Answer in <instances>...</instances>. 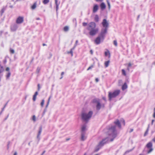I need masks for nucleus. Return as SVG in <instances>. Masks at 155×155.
<instances>
[{
  "instance_id": "nucleus-1",
  "label": "nucleus",
  "mask_w": 155,
  "mask_h": 155,
  "mask_svg": "<svg viewBox=\"0 0 155 155\" xmlns=\"http://www.w3.org/2000/svg\"><path fill=\"white\" fill-rule=\"evenodd\" d=\"M107 134L109 137L104 139L100 142L99 144L96 147L95 151H97L100 148L108 141L112 142L116 138L117 135V131L116 130V126H111L107 132Z\"/></svg>"
},
{
  "instance_id": "nucleus-2",
  "label": "nucleus",
  "mask_w": 155,
  "mask_h": 155,
  "mask_svg": "<svg viewBox=\"0 0 155 155\" xmlns=\"http://www.w3.org/2000/svg\"><path fill=\"white\" fill-rule=\"evenodd\" d=\"M93 113V111L91 110L88 112L82 111L81 114V120L86 123H87L91 118Z\"/></svg>"
},
{
  "instance_id": "nucleus-3",
  "label": "nucleus",
  "mask_w": 155,
  "mask_h": 155,
  "mask_svg": "<svg viewBox=\"0 0 155 155\" xmlns=\"http://www.w3.org/2000/svg\"><path fill=\"white\" fill-rule=\"evenodd\" d=\"M96 24L94 22H91L88 24L87 29L89 31V34L91 36L95 35L98 31V29L96 28Z\"/></svg>"
},
{
  "instance_id": "nucleus-4",
  "label": "nucleus",
  "mask_w": 155,
  "mask_h": 155,
  "mask_svg": "<svg viewBox=\"0 0 155 155\" xmlns=\"http://www.w3.org/2000/svg\"><path fill=\"white\" fill-rule=\"evenodd\" d=\"M120 92V90L115 91L113 92H109L108 95L109 100L110 101L112 98H115L119 94Z\"/></svg>"
},
{
  "instance_id": "nucleus-5",
  "label": "nucleus",
  "mask_w": 155,
  "mask_h": 155,
  "mask_svg": "<svg viewBox=\"0 0 155 155\" xmlns=\"http://www.w3.org/2000/svg\"><path fill=\"white\" fill-rule=\"evenodd\" d=\"M93 102L96 103V107L97 110H100L101 107H104V104H101L99 99H94L93 100Z\"/></svg>"
},
{
  "instance_id": "nucleus-6",
  "label": "nucleus",
  "mask_w": 155,
  "mask_h": 155,
  "mask_svg": "<svg viewBox=\"0 0 155 155\" xmlns=\"http://www.w3.org/2000/svg\"><path fill=\"white\" fill-rule=\"evenodd\" d=\"M107 29L106 28H102L101 30V32L99 36L102 38L103 40H104L105 34L107 33Z\"/></svg>"
},
{
  "instance_id": "nucleus-7",
  "label": "nucleus",
  "mask_w": 155,
  "mask_h": 155,
  "mask_svg": "<svg viewBox=\"0 0 155 155\" xmlns=\"http://www.w3.org/2000/svg\"><path fill=\"white\" fill-rule=\"evenodd\" d=\"M102 25L103 27L104 28H106L107 29L109 26V23L106 19H104L102 22Z\"/></svg>"
},
{
  "instance_id": "nucleus-8",
  "label": "nucleus",
  "mask_w": 155,
  "mask_h": 155,
  "mask_svg": "<svg viewBox=\"0 0 155 155\" xmlns=\"http://www.w3.org/2000/svg\"><path fill=\"white\" fill-rule=\"evenodd\" d=\"M24 21V18L23 17H18L16 20V23L17 24H20L22 23Z\"/></svg>"
},
{
  "instance_id": "nucleus-9",
  "label": "nucleus",
  "mask_w": 155,
  "mask_h": 155,
  "mask_svg": "<svg viewBox=\"0 0 155 155\" xmlns=\"http://www.w3.org/2000/svg\"><path fill=\"white\" fill-rule=\"evenodd\" d=\"M101 39L102 40H102V38H101V37H100V36H99L96 38L95 40V43L97 45L101 43Z\"/></svg>"
},
{
  "instance_id": "nucleus-10",
  "label": "nucleus",
  "mask_w": 155,
  "mask_h": 155,
  "mask_svg": "<svg viewBox=\"0 0 155 155\" xmlns=\"http://www.w3.org/2000/svg\"><path fill=\"white\" fill-rule=\"evenodd\" d=\"M86 139V137L85 136V133L83 132L81 133V141H84Z\"/></svg>"
},
{
  "instance_id": "nucleus-11",
  "label": "nucleus",
  "mask_w": 155,
  "mask_h": 155,
  "mask_svg": "<svg viewBox=\"0 0 155 155\" xmlns=\"http://www.w3.org/2000/svg\"><path fill=\"white\" fill-rule=\"evenodd\" d=\"M18 28V25L16 24L13 25L11 26V30L12 31H15Z\"/></svg>"
},
{
  "instance_id": "nucleus-12",
  "label": "nucleus",
  "mask_w": 155,
  "mask_h": 155,
  "mask_svg": "<svg viewBox=\"0 0 155 155\" xmlns=\"http://www.w3.org/2000/svg\"><path fill=\"white\" fill-rule=\"evenodd\" d=\"M98 9V6L97 4H95L94 5L93 9V12L94 13L96 12Z\"/></svg>"
},
{
  "instance_id": "nucleus-13",
  "label": "nucleus",
  "mask_w": 155,
  "mask_h": 155,
  "mask_svg": "<svg viewBox=\"0 0 155 155\" xmlns=\"http://www.w3.org/2000/svg\"><path fill=\"white\" fill-rule=\"evenodd\" d=\"M114 123L119 128H121V124L118 120H117L116 121H114Z\"/></svg>"
},
{
  "instance_id": "nucleus-14",
  "label": "nucleus",
  "mask_w": 155,
  "mask_h": 155,
  "mask_svg": "<svg viewBox=\"0 0 155 155\" xmlns=\"http://www.w3.org/2000/svg\"><path fill=\"white\" fill-rule=\"evenodd\" d=\"M42 127H40L39 128V131H38V135H37V138L38 139V140H40V136L41 135V133L42 132Z\"/></svg>"
},
{
  "instance_id": "nucleus-15",
  "label": "nucleus",
  "mask_w": 155,
  "mask_h": 155,
  "mask_svg": "<svg viewBox=\"0 0 155 155\" xmlns=\"http://www.w3.org/2000/svg\"><path fill=\"white\" fill-rule=\"evenodd\" d=\"M100 6H101V8L102 10H103V9H105V8H106V5H105V4H104V2H102L101 4L100 5Z\"/></svg>"
},
{
  "instance_id": "nucleus-16",
  "label": "nucleus",
  "mask_w": 155,
  "mask_h": 155,
  "mask_svg": "<svg viewBox=\"0 0 155 155\" xmlns=\"http://www.w3.org/2000/svg\"><path fill=\"white\" fill-rule=\"evenodd\" d=\"M38 92L37 91H36L35 92L34 95H33V100L34 101H35V100H36V96L38 95Z\"/></svg>"
},
{
  "instance_id": "nucleus-17",
  "label": "nucleus",
  "mask_w": 155,
  "mask_h": 155,
  "mask_svg": "<svg viewBox=\"0 0 155 155\" xmlns=\"http://www.w3.org/2000/svg\"><path fill=\"white\" fill-rule=\"evenodd\" d=\"M147 147L148 148H152V143L151 142H150L148 143L146 145Z\"/></svg>"
},
{
  "instance_id": "nucleus-18",
  "label": "nucleus",
  "mask_w": 155,
  "mask_h": 155,
  "mask_svg": "<svg viewBox=\"0 0 155 155\" xmlns=\"http://www.w3.org/2000/svg\"><path fill=\"white\" fill-rule=\"evenodd\" d=\"M86 125H84L82 126L81 127V132H85L84 131L86 130Z\"/></svg>"
},
{
  "instance_id": "nucleus-19",
  "label": "nucleus",
  "mask_w": 155,
  "mask_h": 155,
  "mask_svg": "<svg viewBox=\"0 0 155 155\" xmlns=\"http://www.w3.org/2000/svg\"><path fill=\"white\" fill-rule=\"evenodd\" d=\"M127 86L126 83H124V84L122 86V89L123 90H124L127 88Z\"/></svg>"
},
{
  "instance_id": "nucleus-20",
  "label": "nucleus",
  "mask_w": 155,
  "mask_h": 155,
  "mask_svg": "<svg viewBox=\"0 0 155 155\" xmlns=\"http://www.w3.org/2000/svg\"><path fill=\"white\" fill-rule=\"evenodd\" d=\"M4 70V67L1 64V62L0 61V73H2Z\"/></svg>"
},
{
  "instance_id": "nucleus-21",
  "label": "nucleus",
  "mask_w": 155,
  "mask_h": 155,
  "mask_svg": "<svg viewBox=\"0 0 155 155\" xmlns=\"http://www.w3.org/2000/svg\"><path fill=\"white\" fill-rule=\"evenodd\" d=\"M108 55H109L108 58H110V52L109 51V50H107V51H105V56H107Z\"/></svg>"
},
{
  "instance_id": "nucleus-22",
  "label": "nucleus",
  "mask_w": 155,
  "mask_h": 155,
  "mask_svg": "<svg viewBox=\"0 0 155 155\" xmlns=\"http://www.w3.org/2000/svg\"><path fill=\"white\" fill-rule=\"evenodd\" d=\"M55 3L56 5V11H57L58 9V6L59 4V3H58V0H55Z\"/></svg>"
},
{
  "instance_id": "nucleus-23",
  "label": "nucleus",
  "mask_w": 155,
  "mask_h": 155,
  "mask_svg": "<svg viewBox=\"0 0 155 155\" xmlns=\"http://www.w3.org/2000/svg\"><path fill=\"white\" fill-rule=\"evenodd\" d=\"M110 62V61L109 60L105 62L104 64L106 67H107L109 66Z\"/></svg>"
},
{
  "instance_id": "nucleus-24",
  "label": "nucleus",
  "mask_w": 155,
  "mask_h": 155,
  "mask_svg": "<svg viewBox=\"0 0 155 155\" xmlns=\"http://www.w3.org/2000/svg\"><path fill=\"white\" fill-rule=\"evenodd\" d=\"M36 5L37 3L36 2L34 3L33 4V5L31 7V9H35V8L36 7Z\"/></svg>"
},
{
  "instance_id": "nucleus-25",
  "label": "nucleus",
  "mask_w": 155,
  "mask_h": 155,
  "mask_svg": "<svg viewBox=\"0 0 155 155\" xmlns=\"http://www.w3.org/2000/svg\"><path fill=\"white\" fill-rule=\"evenodd\" d=\"M94 20L96 22L99 21V17L97 15H96L94 18Z\"/></svg>"
},
{
  "instance_id": "nucleus-26",
  "label": "nucleus",
  "mask_w": 155,
  "mask_h": 155,
  "mask_svg": "<svg viewBox=\"0 0 155 155\" xmlns=\"http://www.w3.org/2000/svg\"><path fill=\"white\" fill-rule=\"evenodd\" d=\"M149 125H148V127L147 128V130L145 132V133H144V136H145L148 133V130H149Z\"/></svg>"
},
{
  "instance_id": "nucleus-27",
  "label": "nucleus",
  "mask_w": 155,
  "mask_h": 155,
  "mask_svg": "<svg viewBox=\"0 0 155 155\" xmlns=\"http://www.w3.org/2000/svg\"><path fill=\"white\" fill-rule=\"evenodd\" d=\"M49 2V0H44L43 3L44 4H46Z\"/></svg>"
},
{
  "instance_id": "nucleus-28",
  "label": "nucleus",
  "mask_w": 155,
  "mask_h": 155,
  "mask_svg": "<svg viewBox=\"0 0 155 155\" xmlns=\"http://www.w3.org/2000/svg\"><path fill=\"white\" fill-rule=\"evenodd\" d=\"M69 30V28L68 26H66L64 27V30L65 31H68Z\"/></svg>"
},
{
  "instance_id": "nucleus-29",
  "label": "nucleus",
  "mask_w": 155,
  "mask_h": 155,
  "mask_svg": "<svg viewBox=\"0 0 155 155\" xmlns=\"http://www.w3.org/2000/svg\"><path fill=\"white\" fill-rule=\"evenodd\" d=\"M44 102H45V101H44V99H43L42 100V101L41 103V106L42 107H43V105H44Z\"/></svg>"
},
{
  "instance_id": "nucleus-30",
  "label": "nucleus",
  "mask_w": 155,
  "mask_h": 155,
  "mask_svg": "<svg viewBox=\"0 0 155 155\" xmlns=\"http://www.w3.org/2000/svg\"><path fill=\"white\" fill-rule=\"evenodd\" d=\"M10 75H11V73L9 71L8 72V74H7V75H6L7 78H8L10 77Z\"/></svg>"
},
{
  "instance_id": "nucleus-31",
  "label": "nucleus",
  "mask_w": 155,
  "mask_h": 155,
  "mask_svg": "<svg viewBox=\"0 0 155 155\" xmlns=\"http://www.w3.org/2000/svg\"><path fill=\"white\" fill-rule=\"evenodd\" d=\"M122 74L124 75V76H126V74L125 72V71L124 69H122Z\"/></svg>"
},
{
  "instance_id": "nucleus-32",
  "label": "nucleus",
  "mask_w": 155,
  "mask_h": 155,
  "mask_svg": "<svg viewBox=\"0 0 155 155\" xmlns=\"http://www.w3.org/2000/svg\"><path fill=\"white\" fill-rule=\"evenodd\" d=\"M107 4L108 5L109 9H110V3L109 2V1L108 0H107Z\"/></svg>"
},
{
  "instance_id": "nucleus-33",
  "label": "nucleus",
  "mask_w": 155,
  "mask_h": 155,
  "mask_svg": "<svg viewBox=\"0 0 155 155\" xmlns=\"http://www.w3.org/2000/svg\"><path fill=\"white\" fill-rule=\"evenodd\" d=\"M114 44L116 46H117V41L116 40H114Z\"/></svg>"
},
{
  "instance_id": "nucleus-34",
  "label": "nucleus",
  "mask_w": 155,
  "mask_h": 155,
  "mask_svg": "<svg viewBox=\"0 0 155 155\" xmlns=\"http://www.w3.org/2000/svg\"><path fill=\"white\" fill-rule=\"evenodd\" d=\"M153 150V149L152 148H150V149L147 151V153H149L151 152Z\"/></svg>"
},
{
  "instance_id": "nucleus-35",
  "label": "nucleus",
  "mask_w": 155,
  "mask_h": 155,
  "mask_svg": "<svg viewBox=\"0 0 155 155\" xmlns=\"http://www.w3.org/2000/svg\"><path fill=\"white\" fill-rule=\"evenodd\" d=\"M78 42V40H76V41L75 43V45H74V47L72 49H74V48L76 47V46H77V44Z\"/></svg>"
},
{
  "instance_id": "nucleus-36",
  "label": "nucleus",
  "mask_w": 155,
  "mask_h": 155,
  "mask_svg": "<svg viewBox=\"0 0 155 155\" xmlns=\"http://www.w3.org/2000/svg\"><path fill=\"white\" fill-rule=\"evenodd\" d=\"M10 52L11 53H12V54H14L15 53V51H14V50L12 49H10Z\"/></svg>"
},
{
  "instance_id": "nucleus-37",
  "label": "nucleus",
  "mask_w": 155,
  "mask_h": 155,
  "mask_svg": "<svg viewBox=\"0 0 155 155\" xmlns=\"http://www.w3.org/2000/svg\"><path fill=\"white\" fill-rule=\"evenodd\" d=\"M32 120L34 121H35L36 120V117L35 115H33V116Z\"/></svg>"
},
{
  "instance_id": "nucleus-38",
  "label": "nucleus",
  "mask_w": 155,
  "mask_h": 155,
  "mask_svg": "<svg viewBox=\"0 0 155 155\" xmlns=\"http://www.w3.org/2000/svg\"><path fill=\"white\" fill-rule=\"evenodd\" d=\"M82 24L83 26H85L87 25V23L83 22Z\"/></svg>"
},
{
  "instance_id": "nucleus-39",
  "label": "nucleus",
  "mask_w": 155,
  "mask_h": 155,
  "mask_svg": "<svg viewBox=\"0 0 155 155\" xmlns=\"http://www.w3.org/2000/svg\"><path fill=\"white\" fill-rule=\"evenodd\" d=\"M93 67V66L92 65L91 66H90L87 69V70L88 71L91 69Z\"/></svg>"
},
{
  "instance_id": "nucleus-40",
  "label": "nucleus",
  "mask_w": 155,
  "mask_h": 155,
  "mask_svg": "<svg viewBox=\"0 0 155 155\" xmlns=\"http://www.w3.org/2000/svg\"><path fill=\"white\" fill-rule=\"evenodd\" d=\"M38 90L39 91L40 90V87L39 84H38Z\"/></svg>"
},
{
  "instance_id": "nucleus-41",
  "label": "nucleus",
  "mask_w": 155,
  "mask_h": 155,
  "mask_svg": "<svg viewBox=\"0 0 155 155\" xmlns=\"http://www.w3.org/2000/svg\"><path fill=\"white\" fill-rule=\"evenodd\" d=\"M40 70V69L39 68H38L37 69V73H39Z\"/></svg>"
},
{
  "instance_id": "nucleus-42",
  "label": "nucleus",
  "mask_w": 155,
  "mask_h": 155,
  "mask_svg": "<svg viewBox=\"0 0 155 155\" xmlns=\"http://www.w3.org/2000/svg\"><path fill=\"white\" fill-rule=\"evenodd\" d=\"M5 10V9L4 8H3L2 10V14L4 13V11Z\"/></svg>"
},
{
  "instance_id": "nucleus-43",
  "label": "nucleus",
  "mask_w": 155,
  "mask_h": 155,
  "mask_svg": "<svg viewBox=\"0 0 155 155\" xmlns=\"http://www.w3.org/2000/svg\"><path fill=\"white\" fill-rule=\"evenodd\" d=\"M51 98V96H50L49 97V98L48 99L47 103H49V102H50V99Z\"/></svg>"
},
{
  "instance_id": "nucleus-44",
  "label": "nucleus",
  "mask_w": 155,
  "mask_h": 155,
  "mask_svg": "<svg viewBox=\"0 0 155 155\" xmlns=\"http://www.w3.org/2000/svg\"><path fill=\"white\" fill-rule=\"evenodd\" d=\"M9 70V68L8 67H7L6 69V71H8Z\"/></svg>"
},
{
  "instance_id": "nucleus-45",
  "label": "nucleus",
  "mask_w": 155,
  "mask_h": 155,
  "mask_svg": "<svg viewBox=\"0 0 155 155\" xmlns=\"http://www.w3.org/2000/svg\"><path fill=\"white\" fill-rule=\"evenodd\" d=\"M49 104V103H47V104L46 106V108H47L48 106V105Z\"/></svg>"
},
{
  "instance_id": "nucleus-46",
  "label": "nucleus",
  "mask_w": 155,
  "mask_h": 155,
  "mask_svg": "<svg viewBox=\"0 0 155 155\" xmlns=\"http://www.w3.org/2000/svg\"><path fill=\"white\" fill-rule=\"evenodd\" d=\"M95 81L96 82H98L99 81V79L98 78H96L95 79Z\"/></svg>"
},
{
  "instance_id": "nucleus-47",
  "label": "nucleus",
  "mask_w": 155,
  "mask_h": 155,
  "mask_svg": "<svg viewBox=\"0 0 155 155\" xmlns=\"http://www.w3.org/2000/svg\"><path fill=\"white\" fill-rule=\"evenodd\" d=\"M70 53L72 55H73V51H72V49L71 50V51H70Z\"/></svg>"
},
{
  "instance_id": "nucleus-48",
  "label": "nucleus",
  "mask_w": 155,
  "mask_h": 155,
  "mask_svg": "<svg viewBox=\"0 0 155 155\" xmlns=\"http://www.w3.org/2000/svg\"><path fill=\"white\" fill-rule=\"evenodd\" d=\"M131 66V64L130 63H129L128 64V66L129 67H130Z\"/></svg>"
},
{
  "instance_id": "nucleus-49",
  "label": "nucleus",
  "mask_w": 155,
  "mask_h": 155,
  "mask_svg": "<svg viewBox=\"0 0 155 155\" xmlns=\"http://www.w3.org/2000/svg\"><path fill=\"white\" fill-rule=\"evenodd\" d=\"M131 150H128V151H127L125 153H129V152H130V151H131Z\"/></svg>"
},
{
  "instance_id": "nucleus-50",
  "label": "nucleus",
  "mask_w": 155,
  "mask_h": 155,
  "mask_svg": "<svg viewBox=\"0 0 155 155\" xmlns=\"http://www.w3.org/2000/svg\"><path fill=\"white\" fill-rule=\"evenodd\" d=\"M154 120H152V122H151V124H152V125H153V122H154Z\"/></svg>"
},
{
  "instance_id": "nucleus-51",
  "label": "nucleus",
  "mask_w": 155,
  "mask_h": 155,
  "mask_svg": "<svg viewBox=\"0 0 155 155\" xmlns=\"http://www.w3.org/2000/svg\"><path fill=\"white\" fill-rule=\"evenodd\" d=\"M90 53L91 54H93V51L92 50H90Z\"/></svg>"
},
{
  "instance_id": "nucleus-52",
  "label": "nucleus",
  "mask_w": 155,
  "mask_h": 155,
  "mask_svg": "<svg viewBox=\"0 0 155 155\" xmlns=\"http://www.w3.org/2000/svg\"><path fill=\"white\" fill-rule=\"evenodd\" d=\"M153 116L155 118V111H154Z\"/></svg>"
},
{
  "instance_id": "nucleus-53",
  "label": "nucleus",
  "mask_w": 155,
  "mask_h": 155,
  "mask_svg": "<svg viewBox=\"0 0 155 155\" xmlns=\"http://www.w3.org/2000/svg\"><path fill=\"white\" fill-rule=\"evenodd\" d=\"M123 123L124 125H125V121L124 120H123Z\"/></svg>"
},
{
  "instance_id": "nucleus-54",
  "label": "nucleus",
  "mask_w": 155,
  "mask_h": 155,
  "mask_svg": "<svg viewBox=\"0 0 155 155\" xmlns=\"http://www.w3.org/2000/svg\"><path fill=\"white\" fill-rule=\"evenodd\" d=\"M45 150L43 151V153L41 154V155H43L44 154V153H45Z\"/></svg>"
},
{
  "instance_id": "nucleus-55",
  "label": "nucleus",
  "mask_w": 155,
  "mask_h": 155,
  "mask_svg": "<svg viewBox=\"0 0 155 155\" xmlns=\"http://www.w3.org/2000/svg\"><path fill=\"white\" fill-rule=\"evenodd\" d=\"M103 99L104 101H106V98L105 97H103Z\"/></svg>"
},
{
  "instance_id": "nucleus-56",
  "label": "nucleus",
  "mask_w": 155,
  "mask_h": 155,
  "mask_svg": "<svg viewBox=\"0 0 155 155\" xmlns=\"http://www.w3.org/2000/svg\"><path fill=\"white\" fill-rule=\"evenodd\" d=\"M64 72H62V73H61V76L63 75H64Z\"/></svg>"
},
{
  "instance_id": "nucleus-57",
  "label": "nucleus",
  "mask_w": 155,
  "mask_h": 155,
  "mask_svg": "<svg viewBox=\"0 0 155 155\" xmlns=\"http://www.w3.org/2000/svg\"><path fill=\"white\" fill-rule=\"evenodd\" d=\"M133 130V129H130V132H132Z\"/></svg>"
},
{
  "instance_id": "nucleus-58",
  "label": "nucleus",
  "mask_w": 155,
  "mask_h": 155,
  "mask_svg": "<svg viewBox=\"0 0 155 155\" xmlns=\"http://www.w3.org/2000/svg\"><path fill=\"white\" fill-rule=\"evenodd\" d=\"M14 155H17V152H15L14 153Z\"/></svg>"
},
{
  "instance_id": "nucleus-59",
  "label": "nucleus",
  "mask_w": 155,
  "mask_h": 155,
  "mask_svg": "<svg viewBox=\"0 0 155 155\" xmlns=\"http://www.w3.org/2000/svg\"><path fill=\"white\" fill-rule=\"evenodd\" d=\"M10 8H13V6H12V5H10Z\"/></svg>"
},
{
  "instance_id": "nucleus-60",
  "label": "nucleus",
  "mask_w": 155,
  "mask_h": 155,
  "mask_svg": "<svg viewBox=\"0 0 155 155\" xmlns=\"http://www.w3.org/2000/svg\"><path fill=\"white\" fill-rule=\"evenodd\" d=\"M36 19L37 20H40V18H37Z\"/></svg>"
},
{
  "instance_id": "nucleus-61",
  "label": "nucleus",
  "mask_w": 155,
  "mask_h": 155,
  "mask_svg": "<svg viewBox=\"0 0 155 155\" xmlns=\"http://www.w3.org/2000/svg\"><path fill=\"white\" fill-rule=\"evenodd\" d=\"M46 45L45 44H43V46H45Z\"/></svg>"
},
{
  "instance_id": "nucleus-62",
  "label": "nucleus",
  "mask_w": 155,
  "mask_h": 155,
  "mask_svg": "<svg viewBox=\"0 0 155 155\" xmlns=\"http://www.w3.org/2000/svg\"><path fill=\"white\" fill-rule=\"evenodd\" d=\"M7 104V103L5 104V105L4 106V108H5V107H6V105Z\"/></svg>"
},
{
  "instance_id": "nucleus-63",
  "label": "nucleus",
  "mask_w": 155,
  "mask_h": 155,
  "mask_svg": "<svg viewBox=\"0 0 155 155\" xmlns=\"http://www.w3.org/2000/svg\"><path fill=\"white\" fill-rule=\"evenodd\" d=\"M8 117V115L7 117L5 119V120L7 119V118Z\"/></svg>"
},
{
  "instance_id": "nucleus-64",
  "label": "nucleus",
  "mask_w": 155,
  "mask_h": 155,
  "mask_svg": "<svg viewBox=\"0 0 155 155\" xmlns=\"http://www.w3.org/2000/svg\"><path fill=\"white\" fill-rule=\"evenodd\" d=\"M63 78V76H61V78H60V79H61Z\"/></svg>"
}]
</instances>
